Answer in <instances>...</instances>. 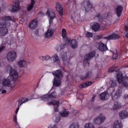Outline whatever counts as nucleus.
Here are the masks:
<instances>
[{"label":"nucleus","instance_id":"1","mask_svg":"<svg viewBox=\"0 0 128 128\" xmlns=\"http://www.w3.org/2000/svg\"><path fill=\"white\" fill-rule=\"evenodd\" d=\"M5 70L7 72H9L10 75L6 78H4L2 80V85L5 87L8 86L12 87L10 83L11 80H16L18 78V73L14 66L8 65L6 67Z\"/></svg>","mask_w":128,"mask_h":128},{"label":"nucleus","instance_id":"2","mask_svg":"<svg viewBox=\"0 0 128 128\" xmlns=\"http://www.w3.org/2000/svg\"><path fill=\"white\" fill-rule=\"evenodd\" d=\"M12 20L9 16L0 18V36H4L7 34L8 30L6 28L10 25V21Z\"/></svg>","mask_w":128,"mask_h":128},{"label":"nucleus","instance_id":"3","mask_svg":"<svg viewBox=\"0 0 128 128\" xmlns=\"http://www.w3.org/2000/svg\"><path fill=\"white\" fill-rule=\"evenodd\" d=\"M54 79L53 82V85L56 87L59 86L61 84L60 78L62 76V72L60 70H57L52 72Z\"/></svg>","mask_w":128,"mask_h":128},{"label":"nucleus","instance_id":"4","mask_svg":"<svg viewBox=\"0 0 128 128\" xmlns=\"http://www.w3.org/2000/svg\"><path fill=\"white\" fill-rule=\"evenodd\" d=\"M117 78L119 83L122 84L124 86H128V77L126 76L122 77V74L121 72H117Z\"/></svg>","mask_w":128,"mask_h":128},{"label":"nucleus","instance_id":"5","mask_svg":"<svg viewBox=\"0 0 128 128\" xmlns=\"http://www.w3.org/2000/svg\"><path fill=\"white\" fill-rule=\"evenodd\" d=\"M105 118L104 115L100 114L93 119V122L96 124H100L104 122Z\"/></svg>","mask_w":128,"mask_h":128},{"label":"nucleus","instance_id":"6","mask_svg":"<svg viewBox=\"0 0 128 128\" xmlns=\"http://www.w3.org/2000/svg\"><path fill=\"white\" fill-rule=\"evenodd\" d=\"M17 57L16 53L14 51L10 52L8 54L7 56V59L9 62H12L15 60Z\"/></svg>","mask_w":128,"mask_h":128},{"label":"nucleus","instance_id":"7","mask_svg":"<svg viewBox=\"0 0 128 128\" xmlns=\"http://www.w3.org/2000/svg\"><path fill=\"white\" fill-rule=\"evenodd\" d=\"M95 53L94 51H92L86 56L84 61V65L86 64L88 65L89 63L87 61V60L91 59L92 57L95 56Z\"/></svg>","mask_w":128,"mask_h":128},{"label":"nucleus","instance_id":"8","mask_svg":"<svg viewBox=\"0 0 128 128\" xmlns=\"http://www.w3.org/2000/svg\"><path fill=\"white\" fill-rule=\"evenodd\" d=\"M122 94L121 90L120 89H118L113 92L112 95V98L114 100H116L121 96Z\"/></svg>","mask_w":128,"mask_h":128},{"label":"nucleus","instance_id":"9","mask_svg":"<svg viewBox=\"0 0 128 128\" xmlns=\"http://www.w3.org/2000/svg\"><path fill=\"white\" fill-rule=\"evenodd\" d=\"M30 100V99L29 98H22L19 99L18 100L17 102L16 103L18 104V108L16 109V114L19 109V106L21 105L22 104L25 102H26L29 100Z\"/></svg>","mask_w":128,"mask_h":128},{"label":"nucleus","instance_id":"10","mask_svg":"<svg viewBox=\"0 0 128 128\" xmlns=\"http://www.w3.org/2000/svg\"><path fill=\"white\" fill-rule=\"evenodd\" d=\"M85 6L84 8L86 12H91L92 10H94L91 3L89 1L87 2H84Z\"/></svg>","mask_w":128,"mask_h":128},{"label":"nucleus","instance_id":"11","mask_svg":"<svg viewBox=\"0 0 128 128\" xmlns=\"http://www.w3.org/2000/svg\"><path fill=\"white\" fill-rule=\"evenodd\" d=\"M38 20L35 18L31 20L29 23V28L31 30H34L37 27L38 24Z\"/></svg>","mask_w":128,"mask_h":128},{"label":"nucleus","instance_id":"12","mask_svg":"<svg viewBox=\"0 0 128 128\" xmlns=\"http://www.w3.org/2000/svg\"><path fill=\"white\" fill-rule=\"evenodd\" d=\"M20 9V3L18 1L15 2L12 5L11 10L13 12H16L18 11Z\"/></svg>","mask_w":128,"mask_h":128},{"label":"nucleus","instance_id":"13","mask_svg":"<svg viewBox=\"0 0 128 128\" xmlns=\"http://www.w3.org/2000/svg\"><path fill=\"white\" fill-rule=\"evenodd\" d=\"M96 47L101 51H105L107 49L106 46L102 42L97 43Z\"/></svg>","mask_w":128,"mask_h":128},{"label":"nucleus","instance_id":"14","mask_svg":"<svg viewBox=\"0 0 128 128\" xmlns=\"http://www.w3.org/2000/svg\"><path fill=\"white\" fill-rule=\"evenodd\" d=\"M46 14L50 18L54 19L56 16V14L54 13V11L51 9L48 10Z\"/></svg>","mask_w":128,"mask_h":128},{"label":"nucleus","instance_id":"15","mask_svg":"<svg viewBox=\"0 0 128 128\" xmlns=\"http://www.w3.org/2000/svg\"><path fill=\"white\" fill-rule=\"evenodd\" d=\"M54 30L51 28H49L45 32V37L47 38H50L53 36Z\"/></svg>","mask_w":128,"mask_h":128},{"label":"nucleus","instance_id":"16","mask_svg":"<svg viewBox=\"0 0 128 128\" xmlns=\"http://www.w3.org/2000/svg\"><path fill=\"white\" fill-rule=\"evenodd\" d=\"M91 29L94 32L98 31L100 28V26L98 23L96 22L92 23L90 24Z\"/></svg>","mask_w":128,"mask_h":128},{"label":"nucleus","instance_id":"17","mask_svg":"<svg viewBox=\"0 0 128 128\" xmlns=\"http://www.w3.org/2000/svg\"><path fill=\"white\" fill-rule=\"evenodd\" d=\"M62 37L65 38V41L66 43L65 45L68 44L70 40V38H68L66 36V31L65 29L63 28L62 31Z\"/></svg>","mask_w":128,"mask_h":128},{"label":"nucleus","instance_id":"18","mask_svg":"<svg viewBox=\"0 0 128 128\" xmlns=\"http://www.w3.org/2000/svg\"><path fill=\"white\" fill-rule=\"evenodd\" d=\"M122 125L120 120H118L115 122L112 127V128H122Z\"/></svg>","mask_w":128,"mask_h":128},{"label":"nucleus","instance_id":"19","mask_svg":"<svg viewBox=\"0 0 128 128\" xmlns=\"http://www.w3.org/2000/svg\"><path fill=\"white\" fill-rule=\"evenodd\" d=\"M30 61L26 62L24 60H20L18 62L17 65L19 67H22L26 66L28 64H30Z\"/></svg>","mask_w":128,"mask_h":128},{"label":"nucleus","instance_id":"20","mask_svg":"<svg viewBox=\"0 0 128 128\" xmlns=\"http://www.w3.org/2000/svg\"><path fill=\"white\" fill-rule=\"evenodd\" d=\"M110 96L106 92H102L100 95V98L102 100H108Z\"/></svg>","mask_w":128,"mask_h":128},{"label":"nucleus","instance_id":"21","mask_svg":"<svg viewBox=\"0 0 128 128\" xmlns=\"http://www.w3.org/2000/svg\"><path fill=\"white\" fill-rule=\"evenodd\" d=\"M123 8L122 6H117L116 9V12L118 16H120L121 14Z\"/></svg>","mask_w":128,"mask_h":128},{"label":"nucleus","instance_id":"22","mask_svg":"<svg viewBox=\"0 0 128 128\" xmlns=\"http://www.w3.org/2000/svg\"><path fill=\"white\" fill-rule=\"evenodd\" d=\"M120 117L122 119L126 118L128 116V112L125 110L122 111L119 114Z\"/></svg>","mask_w":128,"mask_h":128},{"label":"nucleus","instance_id":"23","mask_svg":"<svg viewBox=\"0 0 128 128\" xmlns=\"http://www.w3.org/2000/svg\"><path fill=\"white\" fill-rule=\"evenodd\" d=\"M119 38V36L117 34H114L111 35L110 36L106 37L105 38L108 40L110 39H116Z\"/></svg>","mask_w":128,"mask_h":128},{"label":"nucleus","instance_id":"24","mask_svg":"<svg viewBox=\"0 0 128 128\" xmlns=\"http://www.w3.org/2000/svg\"><path fill=\"white\" fill-rule=\"evenodd\" d=\"M59 102L58 101L54 100L50 102V104H52L54 106V110L55 112H58V107L59 106Z\"/></svg>","mask_w":128,"mask_h":128},{"label":"nucleus","instance_id":"25","mask_svg":"<svg viewBox=\"0 0 128 128\" xmlns=\"http://www.w3.org/2000/svg\"><path fill=\"white\" fill-rule=\"evenodd\" d=\"M92 83V82L91 81L87 82L84 83L80 84L79 86V87L80 88L86 87L90 85Z\"/></svg>","mask_w":128,"mask_h":128},{"label":"nucleus","instance_id":"26","mask_svg":"<svg viewBox=\"0 0 128 128\" xmlns=\"http://www.w3.org/2000/svg\"><path fill=\"white\" fill-rule=\"evenodd\" d=\"M69 112L67 110L64 109V110L60 113V114L62 117H66L68 116Z\"/></svg>","mask_w":128,"mask_h":128},{"label":"nucleus","instance_id":"27","mask_svg":"<svg viewBox=\"0 0 128 128\" xmlns=\"http://www.w3.org/2000/svg\"><path fill=\"white\" fill-rule=\"evenodd\" d=\"M121 107V105L120 103L117 102H115L114 103L113 108L114 110H117Z\"/></svg>","mask_w":128,"mask_h":128},{"label":"nucleus","instance_id":"28","mask_svg":"<svg viewBox=\"0 0 128 128\" xmlns=\"http://www.w3.org/2000/svg\"><path fill=\"white\" fill-rule=\"evenodd\" d=\"M41 100L44 101V102L48 101L49 100L50 98L49 95L48 94H46L43 95L40 97Z\"/></svg>","mask_w":128,"mask_h":128},{"label":"nucleus","instance_id":"29","mask_svg":"<svg viewBox=\"0 0 128 128\" xmlns=\"http://www.w3.org/2000/svg\"><path fill=\"white\" fill-rule=\"evenodd\" d=\"M71 46L72 48H74L77 47V42L76 40H72L71 43Z\"/></svg>","mask_w":128,"mask_h":128},{"label":"nucleus","instance_id":"30","mask_svg":"<svg viewBox=\"0 0 128 128\" xmlns=\"http://www.w3.org/2000/svg\"><path fill=\"white\" fill-rule=\"evenodd\" d=\"M69 128H79V125L76 122H74L70 126Z\"/></svg>","mask_w":128,"mask_h":128},{"label":"nucleus","instance_id":"31","mask_svg":"<svg viewBox=\"0 0 128 128\" xmlns=\"http://www.w3.org/2000/svg\"><path fill=\"white\" fill-rule=\"evenodd\" d=\"M84 128H94V124L92 123L86 124L84 125Z\"/></svg>","mask_w":128,"mask_h":128},{"label":"nucleus","instance_id":"32","mask_svg":"<svg viewBox=\"0 0 128 128\" xmlns=\"http://www.w3.org/2000/svg\"><path fill=\"white\" fill-rule=\"evenodd\" d=\"M31 4L29 5L27 7V10L28 11H30L32 8L34 4V0H31Z\"/></svg>","mask_w":128,"mask_h":128},{"label":"nucleus","instance_id":"33","mask_svg":"<svg viewBox=\"0 0 128 128\" xmlns=\"http://www.w3.org/2000/svg\"><path fill=\"white\" fill-rule=\"evenodd\" d=\"M56 8L57 10L62 9V6L58 2H57L56 3Z\"/></svg>","mask_w":128,"mask_h":128},{"label":"nucleus","instance_id":"34","mask_svg":"<svg viewBox=\"0 0 128 128\" xmlns=\"http://www.w3.org/2000/svg\"><path fill=\"white\" fill-rule=\"evenodd\" d=\"M53 118L54 121L56 122H58L60 120V117L59 115H58L54 116Z\"/></svg>","mask_w":128,"mask_h":128},{"label":"nucleus","instance_id":"35","mask_svg":"<svg viewBox=\"0 0 128 128\" xmlns=\"http://www.w3.org/2000/svg\"><path fill=\"white\" fill-rule=\"evenodd\" d=\"M67 55L66 53H64L62 55V60L64 62L67 60Z\"/></svg>","mask_w":128,"mask_h":128},{"label":"nucleus","instance_id":"36","mask_svg":"<svg viewBox=\"0 0 128 128\" xmlns=\"http://www.w3.org/2000/svg\"><path fill=\"white\" fill-rule=\"evenodd\" d=\"M56 96V94L55 92H52L50 95H49L50 98H55Z\"/></svg>","mask_w":128,"mask_h":128},{"label":"nucleus","instance_id":"37","mask_svg":"<svg viewBox=\"0 0 128 128\" xmlns=\"http://www.w3.org/2000/svg\"><path fill=\"white\" fill-rule=\"evenodd\" d=\"M112 59H116L118 56V54L117 53L116 51L114 53L113 52H112Z\"/></svg>","mask_w":128,"mask_h":128},{"label":"nucleus","instance_id":"38","mask_svg":"<svg viewBox=\"0 0 128 128\" xmlns=\"http://www.w3.org/2000/svg\"><path fill=\"white\" fill-rule=\"evenodd\" d=\"M53 60L54 62H56L58 63L59 62L58 56L56 55H55L53 56Z\"/></svg>","mask_w":128,"mask_h":128},{"label":"nucleus","instance_id":"39","mask_svg":"<svg viewBox=\"0 0 128 128\" xmlns=\"http://www.w3.org/2000/svg\"><path fill=\"white\" fill-rule=\"evenodd\" d=\"M93 34L92 33L87 32L86 34V36L88 38L92 37Z\"/></svg>","mask_w":128,"mask_h":128},{"label":"nucleus","instance_id":"40","mask_svg":"<svg viewBox=\"0 0 128 128\" xmlns=\"http://www.w3.org/2000/svg\"><path fill=\"white\" fill-rule=\"evenodd\" d=\"M64 45L62 44L60 46H58L56 48V50L57 51H60L62 49L64 48Z\"/></svg>","mask_w":128,"mask_h":128},{"label":"nucleus","instance_id":"41","mask_svg":"<svg viewBox=\"0 0 128 128\" xmlns=\"http://www.w3.org/2000/svg\"><path fill=\"white\" fill-rule=\"evenodd\" d=\"M110 83L111 84V86L112 87H113L116 85V82L113 81H110Z\"/></svg>","mask_w":128,"mask_h":128},{"label":"nucleus","instance_id":"42","mask_svg":"<svg viewBox=\"0 0 128 128\" xmlns=\"http://www.w3.org/2000/svg\"><path fill=\"white\" fill-rule=\"evenodd\" d=\"M91 75V73L90 72H88L87 73L86 75V76L84 78H89L90 76Z\"/></svg>","mask_w":128,"mask_h":128},{"label":"nucleus","instance_id":"43","mask_svg":"<svg viewBox=\"0 0 128 128\" xmlns=\"http://www.w3.org/2000/svg\"><path fill=\"white\" fill-rule=\"evenodd\" d=\"M110 12H106L104 14V16L106 17H108L110 15Z\"/></svg>","mask_w":128,"mask_h":128},{"label":"nucleus","instance_id":"44","mask_svg":"<svg viewBox=\"0 0 128 128\" xmlns=\"http://www.w3.org/2000/svg\"><path fill=\"white\" fill-rule=\"evenodd\" d=\"M14 121L15 124H17V118L16 115H14Z\"/></svg>","mask_w":128,"mask_h":128},{"label":"nucleus","instance_id":"45","mask_svg":"<svg viewBox=\"0 0 128 128\" xmlns=\"http://www.w3.org/2000/svg\"><path fill=\"white\" fill-rule=\"evenodd\" d=\"M114 70V68L113 67H112L110 68L108 70V71L109 72H112Z\"/></svg>","mask_w":128,"mask_h":128},{"label":"nucleus","instance_id":"46","mask_svg":"<svg viewBox=\"0 0 128 128\" xmlns=\"http://www.w3.org/2000/svg\"><path fill=\"white\" fill-rule=\"evenodd\" d=\"M57 11L58 12L59 14L61 16H62L63 14L62 9L60 10H58Z\"/></svg>","mask_w":128,"mask_h":128},{"label":"nucleus","instance_id":"47","mask_svg":"<svg viewBox=\"0 0 128 128\" xmlns=\"http://www.w3.org/2000/svg\"><path fill=\"white\" fill-rule=\"evenodd\" d=\"M48 128H57V127L56 125H53L49 126Z\"/></svg>","mask_w":128,"mask_h":128},{"label":"nucleus","instance_id":"48","mask_svg":"<svg viewBox=\"0 0 128 128\" xmlns=\"http://www.w3.org/2000/svg\"><path fill=\"white\" fill-rule=\"evenodd\" d=\"M45 60H48L50 58V57L48 56H44Z\"/></svg>","mask_w":128,"mask_h":128},{"label":"nucleus","instance_id":"49","mask_svg":"<svg viewBox=\"0 0 128 128\" xmlns=\"http://www.w3.org/2000/svg\"><path fill=\"white\" fill-rule=\"evenodd\" d=\"M44 56H41L39 57V58L42 60L43 61L45 60Z\"/></svg>","mask_w":128,"mask_h":128},{"label":"nucleus","instance_id":"50","mask_svg":"<svg viewBox=\"0 0 128 128\" xmlns=\"http://www.w3.org/2000/svg\"><path fill=\"white\" fill-rule=\"evenodd\" d=\"M4 49V46H2L0 48V52L3 51Z\"/></svg>","mask_w":128,"mask_h":128},{"label":"nucleus","instance_id":"51","mask_svg":"<svg viewBox=\"0 0 128 128\" xmlns=\"http://www.w3.org/2000/svg\"><path fill=\"white\" fill-rule=\"evenodd\" d=\"M6 91L5 90H2V91L1 92V93L2 94H4V93H6Z\"/></svg>","mask_w":128,"mask_h":128},{"label":"nucleus","instance_id":"52","mask_svg":"<svg viewBox=\"0 0 128 128\" xmlns=\"http://www.w3.org/2000/svg\"><path fill=\"white\" fill-rule=\"evenodd\" d=\"M53 19H51L50 18V19L49 20V23L50 24H51V23H52V20Z\"/></svg>","mask_w":128,"mask_h":128},{"label":"nucleus","instance_id":"53","mask_svg":"<svg viewBox=\"0 0 128 128\" xmlns=\"http://www.w3.org/2000/svg\"><path fill=\"white\" fill-rule=\"evenodd\" d=\"M125 29L126 31H128V26L127 27L126 26H125Z\"/></svg>","mask_w":128,"mask_h":128},{"label":"nucleus","instance_id":"54","mask_svg":"<svg viewBox=\"0 0 128 128\" xmlns=\"http://www.w3.org/2000/svg\"><path fill=\"white\" fill-rule=\"evenodd\" d=\"M124 97L126 98H128V94H125Z\"/></svg>","mask_w":128,"mask_h":128},{"label":"nucleus","instance_id":"55","mask_svg":"<svg viewBox=\"0 0 128 128\" xmlns=\"http://www.w3.org/2000/svg\"><path fill=\"white\" fill-rule=\"evenodd\" d=\"M3 89V88L2 86H0V92H1L2 90Z\"/></svg>","mask_w":128,"mask_h":128},{"label":"nucleus","instance_id":"56","mask_svg":"<svg viewBox=\"0 0 128 128\" xmlns=\"http://www.w3.org/2000/svg\"><path fill=\"white\" fill-rule=\"evenodd\" d=\"M124 68H126L127 67H128V65H125L124 66Z\"/></svg>","mask_w":128,"mask_h":128},{"label":"nucleus","instance_id":"57","mask_svg":"<svg viewBox=\"0 0 128 128\" xmlns=\"http://www.w3.org/2000/svg\"><path fill=\"white\" fill-rule=\"evenodd\" d=\"M72 18H74V13H73L72 14Z\"/></svg>","mask_w":128,"mask_h":128},{"label":"nucleus","instance_id":"58","mask_svg":"<svg viewBox=\"0 0 128 128\" xmlns=\"http://www.w3.org/2000/svg\"><path fill=\"white\" fill-rule=\"evenodd\" d=\"M98 128H107L104 127L100 126V127H99Z\"/></svg>","mask_w":128,"mask_h":128},{"label":"nucleus","instance_id":"59","mask_svg":"<svg viewBox=\"0 0 128 128\" xmlns=\"http://www.w3.org/2000/svg\"><path fill=\"white\" fill-rule=\"evenodd\" d=\"M126 37L128 38V32L126 34Z\"/></svg>","mask_w":128,"mask_h":128},{"label":"nucleus","instance_id":"60","mask_svg":"<svg viewBox=\"0 0 128 128\" xmlns=\"http://www.w3.org/2000/svg\"><path fill=\"white\" fill-rule=\"evenodd\" d=\"M94 97H95L94 96L92 97V100H94Z\"/></svg>","mask_w":128,"mask_h":128},{"label":"nucleus","instance_id":"61","mask_svg":"<svg viewBox=\"0 0 128 128\" xmlns=\"http://www.w3.org/2000/svg\"><path fill=\"white\" fill-rule=\"evenodd\" d=\"M38 98V97H34V98Z\"/></svg>","mask_w":128,"mask_h":128},{"label":"nucleus","instance_id":"62","mask_svg":"<svg viewBox=\"0 0 128 128\" xmlns=\"http://www.w3.org/2000/svg\"><path fill=\"white\" fill-rule=\"evenodd\" d=\"M41 13V12H40V13H39V14H40V13Z\"/></svg>","mask_w":128,"mask_h":128},{"label":"nucleus","instance_id":"63","mask_svg":"<svg viewBox=\"0 0 128 128\" xmlns=\"http://www.w3.org/2000/svg\"><path fill=\"white\" fill-rule=\"evenodd\" d=\"M65 62H64V63Z\"/></svg>","mask_w":128,"mask_h":128},{"label":"nucleus","instance_id":"64","mask_svg":"<svg viewBox=\"0 0 128 128\" xmlns=\"http://www.w3.org/2000/svg\"><path fill=\"white\" fill-rule=\"evenodd\" d=\"M127 20H128V19H127Z\"/></svg>","mask_w":128,"mask_h":128}]
</instances>
